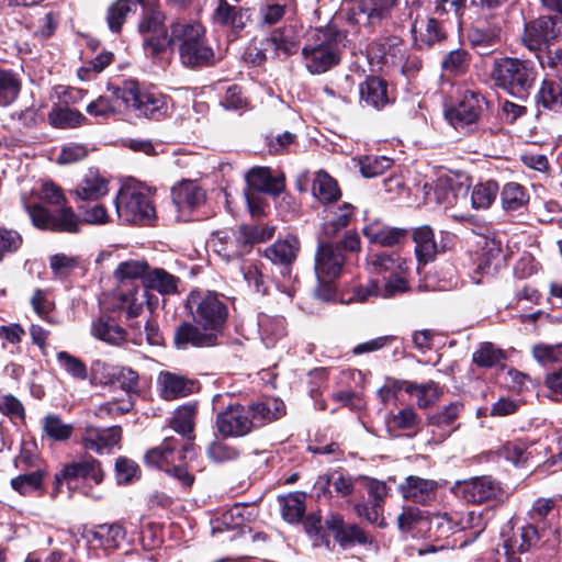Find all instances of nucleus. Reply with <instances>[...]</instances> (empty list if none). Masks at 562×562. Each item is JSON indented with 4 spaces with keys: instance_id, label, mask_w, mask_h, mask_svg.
Instances as JSON below:
<instances>
[{
    "instance_id": "obj_49",
    "label": "nucleus",
    "mask_w": 562,
    "mask_h": 562,
    "mask_svg": "<svg viewBox=\"0 0 562 562\" xmlns=\"http://www.w3.org/2000/svg\"><path fill=\"white\" fill-rule=\"evenodd\" d=\"M501 201L504 210L517 211L529 201L526 189L517 182H508L501 192Z\"/></svg>"
},
{
    "instance_id": "obj_16",
    "label": "nucleus",
    "mask_w": 562,
    "mask_h": 562,
    "mask_svg": "<svg viewBox=\"0 0 562 562\" xmlns=\"http://www.w3.org/2000/svg\"><path fill=\"white\" fill-rule=\"evenodd\" d=\"M345 258L337 247L323 243L315 257V272L319 282H330L342 270Z\"/></svg>"
},
{
    "instance_id": "obj_25",
    "label": "nucleus",
    "mask_w": 562,
    "mask_h": 562,
    "mask_svg": "<svg viewBox=\"0 0 562 562\" xmlns=\"http://www.w3.org/2000/svg\"><path fill=\"white\" fill-rule=\"evenodd\" d=\"M173 203L179 211L194 210L205 202V191L194 181L183 180L171 190Z\"/></svg>"
},
{
    "instance_id": "obj_40",
    "label": "nucleus",
    "mask_w": 562,
    "mask_h": 562,
    "mask_svg": "<svg viewBox=\"0 0 562 562\" xmlns=\"http://www.w3.org/2000/svg\"><path fill=\"white\" fill-rule=\"evenodd\" d=\"M314 196L323 204L331 203L340 198L337 182L325 171H318L313 181Z\"/></svg>"
},
{
    "instance_id": "obj_4",
    "label": "nucleus",
    "mask_w": 562,
    "mask_h": 562,
    "mask_svg": "<svg viewBox=\"0 0 562 562\" xmlns=\"http://www.w3.org/2000/svg\"><path fill=\"white\" fill-rule=\"evenodd\" d=\"M274 227L263 225H240L237 228L217 231L211 238L213 250L225 261L248 254L255 244L270 239Z\"/></svg>"
},
{
    "instance_id": "obj_11",
    "label": "nucleus",
    "mask_w": 562,
    "mask_h": 562,
    "mask_svg": "<svg viewBox=\"0 0 562 562\" xmlns=\"http://www.w3.org/2000/svg\"><path fill=\"white\" fill-rule=\"evenodd\" d=\"M351 19L363 26L375 27L384 24H397L394 20L400 0H351ZM403 21L400 20L398 23Z\"/></svg>"
},
{
    "instance_id": "obj_50",
    "label": "nucleus",
    "mask_w": 562,
    "mask_h": 562,
    "mask_svg": "<svg viewBox=\"0 0 562 562\" xmlns=\"http://www.w3.org/2000/svg\"><path fill=\"white\" fill-rule=\"evenodd\" d=\"M498 193V186L495 181L477 183L471 192V204L473 209H488L495 201Z\"/></svg>"
},
{
    "instance_id": "obj_34",
    "label": "nucleus",
    "mask_w": 562,
    "mask_h": 562,
    "mask_svg": "<svg viewBox=\"0 0 562 562\" xmlns=\"http://www.w3.org/2000/svg\"><path fill=\"white\" fill-rule=\"evenodd\" d=\"M267 45L276 52L277 55L290 56L299 49V37L292 26L276 29L267 38Z\"/></svg>"
},
{
    "instance_id": "obj_24",
    "label": "nucleus",
    "mask_w": 562,
    "mask_h": 562,
    "mask_svg": "<svg viewBox=\"0 0 562 562\" xmlns=\"http://www.w3.org/2000/svg\"><path fill=\"white\" fill-rule=\"evenodd\" d=\"M157 384L161 397L168 401L184 397L191 394L195 387L193 380L169 371L159 373Z\"/></svg>"
},
{
    "instance_id": "obj_31",
    "label": "nucleus",
    "mask_w": 562,
    "mask_h": 562,
    "mask_svg": "<svg viewBox=\"0 0 562 562\" xmlns=\"http://www.w3.org/2000/svg\"><path fill=\"white\" fill-rule=\"evenodd\" d=\"M300 243L296 237L278 239L265 250V257L274 265L290 266L296 258Z\"/></svg>"
},
{
    "instance_id": "obj_52",
    "label": "nucleus",
    "mask_w": 562,
    "mask_h": 562,
    "mask_svg": "<svg viewBox=\"0 0 562 562\" xmlns=\"http://www.w3.org/2000/svg\"><path fill=\"white\" fill-rule=\"evenodd\" d=\"M59 367L70 376L77 380H86L88 370L85 362L67 351H59L56 355Z\"/></svg>"
},
{
    "instance_id": "obj_62",
    "label": "nucleus",
    "mask_w": 562,
    "mask_h": 562,
    "mask_svg": "<svg viewBox=\"0 0 562 562\" xmlns=\"http://www.w3.org/2000/svg\"><path fill=\"white\" fill-rule=\"evenodd\" d=\"M207 456L214 462H227L236 460L239 457V451L222 441H213L207 447Z\"/></svg>"
},
{
    "instance_id": "obj_64",
    "label": "nucleus",
    "mask_w": 562,
    "mask_h": 562,
    "mask_svg": "<svg viewBox=\"0 0 562 562\" xmlns=\"http://www.w3.org/2000/svg\"><path fill=\"white\" fill-rule=\"evenodd\" d=\"M532 355L542 364L557 362L562 356V345L539 344L532 348Z\"/></svg>"
},
{
    "instance_id": "obj_47",
    "label": "nucleus",
    "mask_w": 562,
    "mask_h": 562,
    "mask_svg": "<svg viewBox=\"0 0 562 562\" xmlns=\"http://www.w3.org/2000/svg\"><path fill=\"white\" fill-rule=\"evenodd\" d=\"M469 65L470 54L462 48L449 52L441 61L443 74L449 77L464 75L468 71Z\"/></svg>"
},
{
    "instance_id": "obj_10",
    "label": "nucleus",
    "mask_w": 562,
    "mask_h": 562,
    "mask_svg": "<svg viewBox=\"0 0 562 562\" xmlns=\"http://www.w3.org/2000/svg\"><path fill=\"white\" fill-rule=\"evenodd\" d=\"M562 38V18L542 15L526 23L521 43L530 52H537L559 42Z\"/></svg>"
},
{
    "instance_id": "obj_30",
    "label": "nucleus",
    "mask_w": 562,
    "mask_h": 562,
    "mask_svg": "<svg viewBox=\"0 0 562 562\" xmlns=\"http://www.w3.org/2000/svg\"><path fill=\"white\" fill-rule=\"evenodd\" d=\"M247 183L256 191L271 194L280 193L284 188L282 177H273L271 170L267 167H254L246 176Z\"/></svg>"
},
{
    "instance_id": "obj_27",
    "label": "nucleus",
    "mask_w": 562,
    "mask_h": 562,
    "mask_svg": "<svg viewBox=\"0 0 562 562\" xmlns=\"http://www.w3.org/2000/svg\"><path fill=\"white\" fill-rule=\"evenodd\" d=\"M360 101L374 109H382L390 102L387 82L375 76L368 77L359 86Z\"/></svg>"
},
{
    "instance_id": "obj_44",
    "label": "nucleus",
    "mask_w": 562,
    "mask_h": 562,
    "mask_svg": "<svg viewBox=\"0 0 562 562\" xmlns=\"http://www.w3.org/2000/svg\"><path fill=\"white\" fill-rule=\"evenodd\" d=\"M21 90V81L13 70L0 67V106L12 104Z\"/></svg>"
},
{
    "instance_id": "obj_53",
    "label": "nucleus",
    "mask_w": 562,
    "mask_h": 562,
    "mask_svg": "<svg viewBox=\"0 0 562 562\" xmlns=\"http://www.w3.org/2000/svg\"><path fill=\"white\" fill-rule=\"evenodd\" d=\"M131 12L130 0H116L106 11V23L114 33H120L127 14Z\"/></svg>"
},
{
    "instance_id": "obj_17",
    "label": "nucleus",
    "mask_w": 562,
    "mask_h": 562,
    "mask_svg": "<svg viewBox=\"0 0 562 562\" xmlns=\"http://www.w3.org/2000/svg\"><path fill=\"white\" fill-rule=\"evenodd\" d=\"M439 484L435 480L408 475L398 485L402 497L408 502L428 505L436 498Z\"/></svg>"
},
{
    "instance_id": "obj_12",
    "label": "nucleus",
    "mask_w": 562,
    "mask_h": 562,
    "mask_svg": "<svg viewBox=\"0 0 562 562\" xmlns=\"http://www.w3.org/2000/svg\"><path fill=\"white\" fill-rule=\"evenodd\" d=\"M216 427L225 437H243L251 431L254 422L249 408L235 404L217 414Z\"/></svg>"
},
{
    "instance_id": "obj_3",
    "label": "nucleus",
    "mask_w": 562,
    "mask_h": 562,
    "mask_svg": "<svg viewBox=\"0 0 562 562\" xmlns=\"http://www.w3.org/2000/svg\"><path fill=\"white\" fill-rule=\"evenodd\" d=\"M490 79L495 87L522 99L535 86L537 69L529 59L498 56L493 59Z\"/></svg>"
},
{
    "instance_id": "obj_21",
    "label": "nucleus",
    "mask_w": 562,
    "mask_h": 562,
    "mask_svg": "<svg viewBox=\"0 0 562 562\" xmlns=\"http://www.w3.org/2000/svg\"><path fill=\"white\" fill-rule=\"evenodd\" d=\"M362 234L372 244L380 245L382 247H393L403 243L408 232L405 228L393 227L384 224L383 222L375 220L367 224L362 228Z\"/></svg>"
},
{
    "instance_id": "obj_14",
    "label": "nucleus",
    "mask_w": 562,
    "mask_h": 562,
    "mask_svg": "<svg viewBox=\"0 0 562 562\" xmlns=\"http://www.w3.org/2000/svg\"><path fill=\"white\" fill-rule=\"evenodd\" d=\"M122 438L120 426L99 428L93 425H86L81 436V443L85 449L95 453L109 452L119 446Z\"/></svg>"
},
{
    "instance_id": "obj_2",
    "label": "nucleus",
    "mask_w": 562,
    "mask_h": 562,
    "mask_svg": "<svg viewBox=\"0 0 562 562\" xmlns=\"http://www.w3.org/2000/svg\"><path fill=\"white\" fill-rule=\"evenodd\" d=\"M171 48H177L179 58L186 67L211 66L215 63V53L205 38V29L199 22L175 21L169 25Z\"/></svg>"
},
{
    "instance_id": "obj_57",
    "label": "nucleus",
    "mask_w": 562,
    "mask_h": 562,
    "mask_svg": "<svg viewBox=\"0 0 562 562\" xmlns=\"http://www.w3.org/2000/svg\"><path fill=\"white\" fill-rule=\"evenodd\" d=\"M282 516L289 522L299 521L305 512L304 502L299 494H290L282 501Z\"/></svg>"
},
{
    "instance_id": "obj_32",
    "label": "nucleus",
    "mask_w": 562,
    "mask_h": 562,
    "mask_svg": "<svg viewBox=\"0 0 562 562\" xmlns=\"http://www.w3.org/2000/svg\"><path fill=\"white\" fill-rule=\"evenodd\" d=\"M368 270L371 273L380 274L384 272L404 273L408 267L407 261L394 254L379 252L371 254L367 258Z\"/></svg>"
},
{
    "instance_id": "obj_5",
    "label": "nucleus",
    "mask_w": 562,
    "mask_h": 562,
    "mask_svg": "<svg viewBox=\"0 0 562 562\" xmlns=\"http://www.w3.org/2000/svg\"><path fill=\"white\" fill-rule=\"evenodd\" d=\"M302 55L312 75L328 71L340 61L338 34L330 27L312 31L302 48Z\"/></svg>"
},
{
    "instance_id": "obj_42",
    "label": "nucleus",
    "mask_w": 562,
    "mask_h": 562,
    "mask_svg": "<svg viewBox=\"0 0 562 562\" xmlns=\"http://www.w3.org/2000/svg\"><path fill=\"white\" fill-rule=\"evenodd\" d=\"M86 116L74 109L54 106L48 113V122L56 128H74L86 123Z\"/></svg>"
},
{
    "instance_id": "obj_48",
    "label": "nucleus",
    "mask_w": 562,
    "mask_h": 562,
    "mask_svg": "<svg viewBox=\"0 0 562 562\" xmlns=\"http://www.w3.org/2000/svg\"><path fill=\"white\" fill-rule=\"evenodd\" d=\"M537 103L546 109L562 112V89L550 80H543L537 94Z\"/></svg>"
},
{
    "instance_id": "obj_46",
    "label": "nucleus",
    "mask_w": 562,
    "mask_h": 562,
    "mask_svg": "<svg viewBox=\"0 0 562 562\" xmlns=\"http://www.w3.org/2000/svg\"><path fill=\"white\" fill-rule=\"evenodd\" d=\"M42 429L45 436L54 441H66L74 432V426L65 423L56 414H47L44 416Z\"/></svg>"
},
{
    "instance_id": "obj_37",
    "label": "nucleus",
    "mask_w": 562,
    "mask_h": 562,
    "mask_svg": "<svg viewBox=\"0 0 562 562\" xmlns=\"http://www.w3.org/2000/svg\"><path fill=\"white\" fill-rule=\"evenodd\" d=\"M355 207L350 203H342L335 210H330L331 217L323 224V234L326 238H335L339 232L346 228L352 216Z\"/></svg>"
},
{
    "instance_id": "obj_58",
    "label": "nucleus",
    "mask_w": 562,
    "mask_h": 562,
    "mask_svg": "<svg viewBox=\"0 0 562 562\" xmlns=\"http://www.w3.org/2000/svg\"><path fill=\"white\" fill-rule=\"evenodd\" d=\"M503 359V352L491 342L482 344L473 353V362L480 367L490 368Z\"/></svg>"
},
{
    "instance_id": "obj_13",
    "label": "nucleus",
    "mask_w": 562,
    "mask_h": 562,
    "mask_svg": "<svg viewBox=\"0 0 562 562\" xmlns=\"http://www.w3.org/2000/svg\"><path fill=\"white\" fill-rule=\"evenodd\" d=\"M457 494L465 502L482 504L498 496L499 484L491 476H476L456 484Z\"/></svg>"
},
{
    "instance_id": "obj_55",
    "label": "nucleus",
    "mask_w": 562,
    "mask_h": 562,
    "mask_svg": "<svg viewBox=\"0 0 562 562\" xmlns=\"http://www.w3.org/2000/svg\"><path fill=\"white\" fill-rule=\"evenodd\" d=\"M359 165L363 177L373 178L391 168L392 160L384 156H366L359 160Z\"/></svg>"
},
{
    "instance_id": "obj_63",
    "label": "nucleus",
    "mask_w": 562,
    "mask_h": 562,
    "mask_svg": "<svg viewBox=\"0 0 562 562\" xmlns=\"http://www.w3.org/2000/svg\"><path fill=\"white\" fill-rule=\"evenodd\" d=\"M78 266V259L65 254H56L49 258V267L57 277H66Z\"/></svg>"
},
{
    "instance_id": "obj_61",
    "label": "nucleus",
    "mask_w": 562,
    "mask_h": 562,
    "mask_svg": "<svg viewBox=\"0 0 562 562\" xmlns=\"http://www.w3.org/2000/svg\"><path fill=\"white\" fill-rule=\"evenodd\" d=\"M498 453L515 465L522 464L528 459L527 447L522 441H508L499 448Z\"/></svg>"
},
{
    "instance_id": "obj_9",
    "label": "nucleus",
    "mask_w": 562,
    "mask_h": 562,
    "mask_svg": "<svg viewBox=\"0 0 562 562\" xmlns=\"http://www.w3.org/2000/svg\"><path fill=\"white\" fill-rule=\"evenodd\" d=\"M121 99L126 110L133 109L139 115L158 119L167 113V98L155 90L144 89L135 81H127L122 86Z\"/></svg>"
},
{
    "instance_id": "obj_15",
    "label": "nucleus",
    "mask_w": 562,
    "mask_h": 562,
    "mask_svg": "<svg viewBox=\"0 0 562 562\" xmlns=\"http://www.w3.org/2000/svg\"><path fill=\"white\" fill-rule=\"evenodd\" d=\"M175 439L167 438L164 440L161 446L149 450L145 460L149 465L161 469L166 472H170L172 467L176 465V461H182L187 458V454L194 456V447L192 443L184 445L182 450L176 452Z\"/></svg>"
},
{
    "instance_id": "obj_6",
    "label": "nucleus",
    "mask_w": 562,
    "mask_h": 562,
    "mask_svg": "<svg viewBox=\"0 0 562 562\" xmlns=\"http://www.w3.org/2000/svg\"><path fill=\"white\" fill-rule=\"evenodd\" d=\"M187 308L195 324L205 330L217 333L227 318L226 305L210 291H191L187 299Z\"/></svg>"
},
{
    "instance_id": "obj_19",
    "label": "nucleus",
    "mask_w": 562,
    "mask_h": 562,
    "mask_svg": "<svg viewBox=\"0 0 562 562\" xmlns=\"http://www.w3.org/2000/svg\"><path fill=\"white\" fill-rule=\"evenodd\" d=\"M464 411V404L456 401L445 406L441 411L427 417V425L437 430L438 440L442 441L459 428L457 420Z\"/></svg>"
},
{
    "instance_id": "obj_36",
    "label": "nucleus",
    "mask_w": 562,
    "mask_h": 562,
    "mask_svg": "<svg viewBox=\"0 0 562 562\" xmlns=\"http://www.w3.org/2000/svg\"><path fill=\"white\" fill-rule=\"evenodd\" d=\"M92 335L111 345H120L126 339V330L113 319L99 317L92 323Z\"/></svg>"
},
{
    "instance_id": "obj_43",
    "label": "nucleus",
    "mask_w": 562,
    "mask_h": 562,
    "mask_svg": "<svg viewBox=\"0 0 562 562\" xmlns=\"http://www.w3.org/2000/svg\"><path fill=\"white\" fill-rule=\"evenodd\" d=\"M47 472L44 469L37 468L11 479L10 485L20 495L25 496L43 488V480Z\"/></svg>"
},
{
    "instance_id": "obj_38",
    "label": "nucleus",
    "mask_w": 562,
    "mask_h": 562,
    "mask_svg": "<svg viewBox=\"0 0 562 562\" xmlns=\"http://www.w3.org/2000/svg\"><path fill=\"white\" fill-rule=\"evenodd\" d=\"M405 391L416 397L417 406L419 408H428L435 405L442 394L439 385L434 381L422 384L407 382Z\"/></svg>"
},
{
    "instance_id": "obj_33",
    "label": "nucleus",
    "mask_w": 562,
    "mask_h": 562,
    "mask_svg": "<svg viewBox=\"0 0 562 562\" xmlns=\"http://www.w3.org/2000/svg\"><path fill=\"white\" fill-rule=\"evenodd\" d=\"M179 284L180 279L162 268L151 269L144 277V285L162 295H173L179 293Z\"/></svg>"
},
{
    "instance_id": "obj_41",
    "label": "nucleus",
    "mask_w": 562,
    "mask_h": 562,
    "mask_svg": "<svg viewBox=\"0 0 562 562\" xmlns=\"http://www.w3.org/2000/svg\"><path fill=\"white\" fill-rule=\"evenodd\" d=\"M146 299V291H142L137 285H133L126 289V291L122 288L119 290L121 307L126 312V316L128 318H134L140 315Z\"/></svg>"
},
{
    "instance_id": "obj_1",
    "label": "nucleus",
    "mask_w": 562,
    "mask_h": 562,
    "mask_svg": "<svg viewBox=\"0 0 562 562\" xmlns=\"http://www.w3.org/2000/svg\"><path fill=\"white\" fill-rule=\"evenodd\" d=\"M38 198L50 205L60 206V209L53 214L38 203L26 204V212L35 227L54 232H79L78 216L70 206L65 205L66 198L59 187L53 182H44Z\"/></svg>"
},
{
    "instance_id": "obj_22",
    "label": "nucleus",
    "mask_w": 562,
    "mask_h": 562,
    "mask_svg": "<svg viewBox=\"0 0 562 562\" xmlns=\"http://www.w3.org/2000/svg\"><path fill=\"white\" fill-rule=\"evenodd\" d=\"M468 40L480 55H487L491 52L490 48L502 41L501 19L472 27L468 33Z\"/></svg>"
},
{
    "instance_id": "obj_51",
    "label": "nucleus",
    "mask_w": 562,
    "mask_h": 562,
    "mask_svg": "<svg viewBox=\"0 0 562 562\" xmlns=\"http://www.w3.org/2000/svg\"><path fill=\"white\" fill-rule=\"evenodd\" d=\"M149 271V266L143 260H128L121 262L114 271V278L120 282L135 280L144 277Z\"/></svg>"
},
{
    "instance_id": "obj_35",
    "label": "nucleus",
    "mask_w": 562,
    "mask_h": 562,
    "mask_svg": "<svg viewBox=\"0 0 562 562\" xmlns=\"http://www.w3.org/2000/svg\"><path fill=\"white\" fill-rule=\"evenodd\" d=\"M415 45L419 48L430 47L443 38L435 19L415 20L411 29Z\"/></svg>"
},
{
    "instance_id": "obj_29",
    "label": "nucleus",
    "mask_w": 562,
    "mask_h": 562,
    "mask_svg": "<svg viewBox=\"0 0 562 562\" xmlns=\"http://www.w3.org/2000/svg\"><path fill=\"white\" fill-rule=\"evenodd\" d=\"M435 201L445 207H456L467 202L468 187L454 184L450 178H439L434 189Z\"/></svg>"
},
{
    "instance_id": "obj_59",
    "label": "nucleus",
    "mask_w": 562,
    "mask_h": 562,
    "mask_svg": "<svg viewBox=\"0 0 562 562\" xmlns=\"http://www.w3.org/2000/svg\"><path fill=\"white\" fill-rule=\"evenodd\" d=\"M78 211L80 214V222L92 224V225H103L106 224L110 220V216L105 210V207L101 204L95 205H80L78 206Z\"/></svg>"
},
{
    "instance_id": "obj_26",
    "label": "nucleus",
    "mask_w": 562,
    "mask_h": 562,
    "mask_svg": "<svg viewBox=\"0 0 562 562\" xmlns=\"http://www.w3.org/2000/svg\"><path fill=\"white\" fill-rule=\"evenodd\" d=\"M108 191L106 179L99 171L90 169L70 193L81 201H95L106 195Z\"/></svg>"
},
{
    "instance_id": "obj_23",
    "label": "nucleus",
    "mask_w": 562,
    "mask_h": 562,
    "mask_svg": "<svg viewBox=\"0 0 562 562\" xmlns=\"http://www.w3.org/2000/svg\"><path fill=\"white\" fill-rule=\"evenodd\" d=\"M483 101L484 98L479 93L467 92L448 114L451 124L459 128L476 122L482 111Z\"/></svg>"
},
{
    "instance_id": "obj_60",
    "label": "nucleus",
    "mask_w": 562,
    "mask_h": 562,
    "mask_svg": "<svg viewBox=\"0 0 562 562\" xmlns=\"http://www.w3.org/2000/svg\"><path fill=\"white\" fill-rule=\"evenodd\" d=\"M420 418L412 407H405L389 418V425L401 430L414 429Z\"/></svg>"
},
{
    "instance_id": "obj_39",
    "label": "nucleus",
    "mask_w": 562,
    "mask_h": 562,
    "mask_svg": "<svg viewBox=\"0 0 562 562\" xmlns=\"http://www.w3.org/2000/svg\"><path fill=\"white\" fill-rule=\"evenodd\" d=\"M244 11L241 8L229 4L226 0H218L212 19L215 23L241 30L245 26Z\"/></svg>"
},
{
    "instance_id": "obj_8",
    "label": "nucleus",
    "mask_w": 562,
    "mask_h": 562,
    "mask_svg": "<svg viewBox=\"0 0 562 562\" xmlns=\"http://www.w3.org/2000/svg\"><path fill=\"white\" fill-rule=\"evenodd\" d=\"M115 207L123 223L144 224L155 217V209L142 188H122L115 198Z\"/></svg>"
},
{
    "instance_id": "obj_20",
    "label": "nucleus",
    "mask_w": 562,
    "mask_h": 562,
    "mask_svg": "<svg viewBox=\"0 0 562 562\" xmlns=\"http://www.w3.org/2000/svg\"><path fill=\"white\" fill-rule=\"evenodd\" d=\"M173 340L177 348L182 349H186L188 346L198 348L210 347L216 344L217 333L205 330L203 327L201 329L198 324L184 322L176 329Z\"/></svg>"
},
{
    "instance_id": "obj_54",
    "label": "nucleus",
    "mask_w": 562,
    "mask_h": 562,
    "mask_svg": "<svg viewBox=\"0 0 562 562\" xmlns=\"http://www.w3.org/2000/svg\"><path fill=\"white\" fill-rule=\"evenodd\" d=\"M259 328L262 341L267 347H273L276 341L285 334L282 318H263L259 322Z\"/></svg>"
},
{
    "instance_id": "obj_7",
    "label": "nucleus",
    "mask_w": 562,
    "mask_h": 562,
    "mask_svg": "<svg viewBox=\"0 0 562 562\" xmlns=\"http://www.w3.org/2000/svg\"><path fill=\"white\" fill-rule=\"evenodd\" d=\"M144 49L157 57L171 48V31L166 26V14L158 7L146 8L138 23Z\"/></svg>"
},
{
    "instance_id": "obj_28",
    "label": "nucleus",
    "mask_w": 562,
    "mask_h": 562,
    "mask_svg": "<svg viewBox=\"0 0 562 562\" xmlns=\"http://www.w3.org/2000/svg\"><path fill=\"white\" fill-rule=\"evenodd\" d=\"M121 92L122 87H119L110 90L106 94L100 95L87 105V113L95 117H109L123 113L126 105L121 99Z\"/></svg>"
},
{
    "instance_id": "obj_56",
    "label": "nucleus",
    "mask_w": 562,
    "mask_h": 562,
    "mask_svg": "<svg viewBox=\"0 0 562 562\" xmlns=\"http://www.w3.org/2000/svg\"><path fill=\"white\" fill-rule=\"evenodd\" d=\"M456 517V530L470 529L474 531V536L477 537L485 529V521L480 513L474 510L467 512L465 514L454 513Z\"/></svg>"
},
{
    "instance_id": "obj_18",
    "label": "nucleus",
    "mask_w": 562,
    "mask_h": 562,
    "mask_svg": "<svg viewBox=\"0 0 562 562\" xmlns=\"http://www.w3.org/2000/svg\"><path fill=\"white\" fill-rule=\"evenodd\" d=\"M104 474L101 469V463L92 457H85L77 461H72L60 470L56 474V482L59 483L61 480H91L95 484H100L103 481Z\"/></svg>"
},
{
    "instance_id": "obj_45",
    "label": "nucleus",
    "mask_w": 562,
    "mask_h": 562,
    "mask_svg": "<svg viewBox=\"0 0 562 562\" xmlns=\"http://www.w3.org/2000/svg\"><path fill=\"white\" fill-rule=\"evenodd\" d=\"M415 246V252L419 261L427 262L436 254V243L434 239L432 229L425 225L416 228L413 234Z\"/></svg>"
}]
</instances>
